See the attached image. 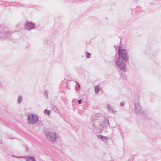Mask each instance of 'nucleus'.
Here are the masks:
<instances>
[{
    "label": "nucleus",
    "mask_w": 161,
    "mask_h": 161,
    "mask_svg": "<svg viewBox=\"0 0 161 161\" xmlns=\"http://www.w3.org/2000/svg\"><path fill=\"white\" fill-rule=\"evenodd\" d=\"M118 54L119 57L116 59V64L121 70L125 71L126 64L125 62L127 61L128 58L125 45H120L119 46Z\"/></svg>",
    "instance_id": "f257e3e1"
},
{
    "label": "nucleus",
    "mask_w": 161,
    "mask_h": 161,
    "mask_svg": "<svg viewBox=\"0 0 161 161\" xmlns=\"http://www.w3.org/2000/svg\"><path fill=\"white\" fill-rule=\"evenodd\" d=\"M46 139L49 141L55 142L58 138V135L54 132L51 131H47L45 133Z\"/></svg>",
    "instance_id": "f03ea898"
},
{
    "label": "nucleus",
    "mask_w": 161,
    "mask_h": 161,
    "mask_svg": "<svg viewBox=\"0 0 161 161\" xmlns=\"http://www.w3.org/2000/svg\"><path fill=\"white\" fill-rule=\"evenodd\" d=\"M27 120L29 124H33L38 121V117L36 115H30L28 116Z\"/></svg>",
    "instance_id": "7ed1b4c3"
},
{
    "label": "nucleus",
    "mask_w": 161,
    "mask_h": 161,
    "mask_svg": "<svg viewBox=\"0 0 161 161\" xmlns=\"http://www.w3.org/2000/svg\"><path fill=\"white\" fill-rule=\"evenodd\" d=\"M134 105L135 106V110L136 114H140L141 115L144 114V112L141 110L139 103H135Z\"/></svg>",
    "instance_id": "20e7f679"
},
{
    "label": "nucleus",
    "mask_w": 161,
    "mask_h": 161,
    "mask_svg": "<svg viewBox=\"0 0 161 161\" xmlns=\"http://www.w3.org/2000/svg\"><path fill=\"white\" fill-rule=\"evenodd\" d=\"M109 120L108 119L105 118L103 119V120L100 124V127L102 126V127H106L109 125Z\"/></svg>",
    "instance_id": "39448f33"
},
{
    "label": "nucleus",
    "mask_w": 161,
    "mask_h": 161,
    "mask_svg": "<svg viewBox=\"0 0 161 161\" xmlns=\"http://www.w3.org/2000/svg\"><path fill=\"white\" fill-rule=\"evenodd\" d=\"M34 26V25L30 22H26L25 25V29L28 30H30L33 29Z\"/></svg>",
    "instance_id": "423d86ee"
},
{
    "label": "nucleus",
    "mask_w": 161,
    "mask_h": 161,
    "mask_svg": "<svg viewBox=\"0 0 161 161\" xmlns=\"http://www.w3.org/2000/svg\"><path fill=\"white\" fill-rule=\"evenodd\" d=\"M97 137L98 139L101 140L105 143L107 142L108 139L107 136H104L100 135H97Z\"/></svg>",
    "instance_id": "0eeeda50"
},
{
    "label": "nucleus",
    "mask_w": 161,
    "mask_h": 161,
    "mask_svg": "<svg viewBox=\"0 0 161 161\" xmlns=\"http://www.w3.org/2000/svg\"><path fill=\"white\" fill-rule=\"evenodd\" d=\"M106 107L109 112L113 114H115L116 112L115 110L111 107L108 104H107Z\"/></svg>",
    "instance_id": "6e6552de"
},
{
    "label": "nucleus",
    "mask_w": 161,
    "mask_h": 161,
    "mask_svg": "<svg viewBox=\"0 0 161 161\" xmlns=\"http://www.w3.org/2000/svg\"><path fill=\"white\" fill-rule=\"evenodd\" d=\"M26 161H36L35 158L33 156H29L25 158Z\"/></svg>",
    "instance_id": "1a4fd4ad"
},
{
    "label": "nucleus",
    "mask_w": 161,
    "mask_h": 161,
    "mask_svg": "<svg viewBox=\"0 0 161 161\" xmlns=\"http://www.w3.org/2000/svg\"><path fill=\"white\" fill-rule=\"evenodd\" d=\"M9 34V32H5V34L2 33L0 36H2L3 37H8Z\"/></svg>",
    "instance_id": "9d476101"
},
{
    "label": "nucleus",
    "mask_w": 161,
    "mask_h": 161,
    "mask_svg": "<svg viewBox=\"0 0 161 161\" xmlns=\"http://www.w3.org/2000/svg\"><path fill=\"white\" fill-rule=\"evenodd\" d=\"M99 86L98 85H97L95 87V91L96 93H97V92H99Z\"/></svg>",
    "instance_id": "9b49d317"
},
{
    "label": "nucleus",
    "mask_w": 161,
    "mask_h": 161,
    "mask_svg": "<svg viewBox=\"0 0 161 161\" xmlns=\"http://www.w3.org/2000/svg\"><path fill=\"white\" fill-rule=\"evenodd\" d=\"M44 113L45 114L47 115H49L50 114V110H47V109H46L44 110Z\"/></svg>",
    "instance_id": "f8f14e48"
},
{
    "label": "nucleus",
    "mask_w": 161,
    "mask_h": 161,
    "mask_svg": "<svg viewBox=\"0 0 161 161\" xmlns=\"http://www.w3.org/2000/svg\"><path fill=\"white\" fill-rule=\"evenodd\" d=\"M52 109L55 112H57L58 111V109L55 106H52Z\"/></svg>",
    "instance_id": "ddd939ff"
},
{
    "label": "nucleus",
    "mask_w": 161,
    "mask_h": 161,
    "mask_svg": "<svg viewBox=\"0 0 161 161\" xmlns=\"http://www.w3.org/2000/svg\"><path fill=\"white\" fill-rule=\"evenodd\" d=\"M22 100V97L21 96H19L18 97V102L19 103H20Z\"/></svg>",
    "instance_id": "4468645a"
},
{
    "label": "nucleus",
    "mask_w": 161,
    "mask_h": 161,
    "mask_svg": "<svg viewBox=\"0 0 161 161\" xmlns=\"http://www.w3.org/2000/svg\"><path fill=\"white\" fill-rule=\"evenodd\" d=\"M86 57L87 58H90L91 55L90 54H89L87 52L86 53Z\"/></svg>",
    "instance_id": "2eb2a0df"
},
{
    "label": "nucleus",
    "mask_w": 161,
    "mask_h": 161,
    "mask_svg": "<svg viewBox=\"0 0 161 161\" xmlns=\"http://www.w3.org/2000/svg\"><path fill=\"white\" fill-rule=\"evenodd\" d=\"M124 104H125V103L124 102H122L120 104V105L121 106V107H123L124 106Z\"/></svg>",
    "instance_id": "dca6fc26"
},
{
    "label": "nucleus",
    "mask_w": 161,
    "mask_h": 161,
    "mask_svg": "<svg viewBox=\"0 0 161 161\" xmlns=\"http://www.w3.org/2000/svg\"><path fill=\"white\" fill-rule=\"evenodd\" d=\"M48 92H47V91H46L45 93H44V95L45 96H47H47H48Z\"/></svg>",
    "instance_id": "f3484780"
},
{
    "label": "nucleus",
    "mask_w": 161,
    "mask_h": 161,
    "mask_svg": "<svg viewBox=\"0 0 161 161\" xmlns=\"http://www.w3.org/2000/svg\"><path fill=\"white\" fill-rule=\"evenodd\" d=\"M82 103V100L81 99H80V100H79L78 101V103L79 104H81Z\"/></svg>",
    "instance_id": "a211bd4d"
},
{
    "label": "nucleus",
    "mask_w": 161,
    "mask_h": 161,
    "mask_svg": "<svg viewBox=\"0 0 161 161\" xmlns=\"http://www.w3.org/2000/svg\"><path fill=\"white\" fill-rule=\"evenodd\" d=\"M76 84L77 85V86H78V88H79V89H80V84L77 82H76Z\"/></svg>",
    "instance_id": "6ab92c4d"
},
{
    "label": "nucleus",
    "mask_w": 161,
    "mask_h": 161,
    "mask_svg": "<svg viewBox=\"0 0 161 161\" xmlns=\"http://www.w3.org/2000/svg\"><path fill=\"white\" fill-rule=\"evenodd\" d=\"M16 158H25L24 157H16Z\"/></svg>",
    "instance_id": "aec40b11"
},
{
    "label": "nucleus",
    "mask_w": 161,
    "mask_h": 161,
    "mask_svg": "<svg viewBox=\"0 0 161 161\" xmlns=\"http://www.w3.org/2000/svg\"><path fill=\"white\" fill-rule=\"evenodd\" d=\"M134 0L135 1H138L139 0Z\"/></svg>",
    "instance_id": "412c9836"
},
{
    "label": "nucleus",
    "mask_w": 161,
    "mask_h": 161,
    "mask_svg": "<svg viewBox=\"0 0 161 161\" xmlns=\"http://www.w3.org/2000/svg\"><path fill=\"white\" fill-rule=\"evenodd\" d=\"M114 47H115V48H116V47H115V46H114Z\"/></svg>",
    "instance_id": "4be33fe9"
}]
</instances>
